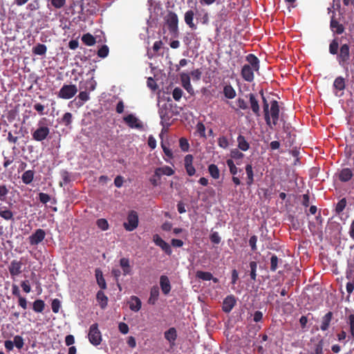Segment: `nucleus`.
<instances>
[{"label": "nucleus", "instance_id": "bb28decb", "mask_svg": "<svg viewBox=\"0 0 354 354\" xmlns=\"http://www.w3.org/2000/svg\"><path fill=\"white\" fill-rule=\"evenodd\" d=\"M194 15V12L192 10H189L185 13V21L192 29L196 28V26L193 22Z\"/></svg>", "mask_w": 354, "mask_h": 354}, {"label": "nucleus", "instance_id": "7c9ffc66", "mask_svg": "<svg viewBox=\"0 0 354 354\" xmlns=\"http://www.w3.org/2000/svg\"><path fill=\"white\" fill-rule=\"evenodd\" d=\"M160 118H161L160 124L163 127V129H168L169 127H170L171 124V122L170 121L171 116L169 115L168 113H167V111H165V113L163 111H161L160 112Z\"/></svg>", "mask_w": 354, "mask_h": 354}, {"label": "nucleus", "instance_id": "3c124183", "mask_svg": "<svg viewBox=\"0 0 354 354\" xmlns=\"http://www.w3.org/2000/svg\"><path fill=\"white\" fill-rule=\"evenodd\" d=\"M278 263H279L278 257L275 254L272 255V257L270 258V270L271 271L274 272L277 270V269L278 268Z\"/></svg>", "mask_w": 354, "mask_h": 354}, {"label": "nucleus", "instance_id": "5701e85b", "mask_svg": "<svg viewBox=\"0 0 354 354\" xmlns=\"http://www.w3.org/2000/svg\"><path fill=\"white\" fill-rule=\"evenodd\" d=\"M174 174V170L169 166H164L156 169V176L158 177H161L162 175L170 176Z\"/></svg>", "mask_w": 354, "mask_h": 354}, {"label": "nucleus", "instance_id": "a18cd8bd", "mask_svg": "<svg viewBox=\"0 0 354 354\" xmlns=\"http://www.w3.org/2000/svg\"><path fill=\"white\" fill-rule=\"evenodd\" d=\"M230 156L232 159L236 160H241L244 157V154L237 149H234L230 151Z\"/></svg>", "mask_w": 354, "mask_h": 354}, {"label": "nucleus", "instance_id": "aec40b11", "mask_svg": "<svg viewBox=\"0 0 354 354\" xmlns=\"http://www.w3.org/2000/svg\"><path fill=\"white\" fill-rule=\"evenodd\" d=\"M353 176V171L349 168H344L342 169L338 175L339 180L341 182H348L349 181Z\"/></svg>", "mask_w": 354, "mask_h": 354}, {"label": "nucleus", "instance_id": "cd10ccee", "mask_svg": "<svg viewBox=\"0 0 354 354\" xmlns=\"http://www.w3.org/2000/svg\"><path fill=\"white\" fill-rule=\"evenodd\" d=\"M96 299L99 302L102 309H104L108 304V297L105 295L102 290H99L96 295Z\"/></svg>", "mask_w": 354, "mask_h": 354}, {"label": "nucleus", "instance_id": "69168bd1", "mask_svg": "<svg viewBox=\"0 0 354 354\" xmlns=\"http://www.w3.org/2000/svg\"><path fill=\"white\" fill-rule=\"evenodd\" d=\"M86 90L88 89L89 91H92L95 89L96 82L95 80H93V78L87 80L86 82Z\"/></svg>", "mask_w": 354, "mask_h": 354}, {"label": "nucleus", "instance_id": "9d476101", "mask_svg": "<svg viewBox=\"0 0 354 354\" xmlns=\"http://www.w3.org/2000/svg\"><path fill=\"white\" fill-rule=\"evenodd\" d=\"M24 263L20 260L14 259L10 262L8 266V270L12 278L19 276L22 272V266Z\"/></svg>", "mask_w": 354, "mask_h": 354}, {"label": "nucleus", "instance_id": "49530a36", "mask_svg": "<svg viewBox=\"0 0 354 354\" xmlns=\"http://www.w3.org/2000/svg\"><path fill=\"white\" fill-rule=\"evenodd\" d=\"M12 342L14 346H15L18 349H21L24 347V340L23 337L20 335L15 336Z\"/></svg>", "mask_w": 354, "mask_h": 354}, {"label": "nucleus", "instance_id": "a878e982", "mask_svg": "<svg viewBox=\"0 0 354 354\" xmlns=\"http://www.w3.org/2000/svg\"><path fill=\"white\" fill-rule=\"evenodd\" d=\"M159 288L157 286H153L150 290V297L148 299V303L154 305L158 299Z\"/></svg>", "mask_w": 354, "mask_h": 354}, {"label": "nucleus", "instance_id": "1a4fd4ad", "mask_svg": "<svg viewBox=\"0 0 354 354\" xmlns=\"http://www.w3.org/2000/svg\"><path fill=\"white\" fill-rule=\"evenodd\" d=\"M46 232L42 229H37L28 238V243L31 246H35L41 243L46 237Z\"/></svg>", "mask_w": 354, "mask_h": 354}, {"label": "nucleus", "instance_id": "7ed1b4c3", "mask_svg": "<svg viewBox=\"0 0 354 354\" xmlns=\"http://www.w3.org/2000/svg\"><path fill=\"white\" fill-rule=\"evenodd\" d=\"M248 64H245L241 69L243 79L248 82L254 80V72L259 70V59L254 54H249L245 57Z\"/></svg>", "mask_w": 354, "mask_h": 354}, {"label": "nucleus", "instance_id": "72a5a7b5", "mask_svg": "<svg viewBox=\"0 0 354 354\" xmlns=\"http://www.w3.org/2000/svg\"><path fill=\"white\" fill-rule=\"evenodd\" d=\"M333 87L337 91H343L346 87L345 80L342 76L335 78L333 82Z\"/></svg>", "mask_w": 354, "mask_h": 354}, {"label": "nucleus", "instance_id": "e2e57ef3", "mask_svg": "<svg viewBox=\"0 0 354 354\" xmlns=\"http://www.w3.org/2000/svg\"><path fill=\"white\" fill-rule=\"evenodd\" d=\"M147 86L150 88L152 91H156L158 88V85L153 77H149L147 79Z\"/></svg>", "mask_w": 354, "mask_h": 354}, {"label": "nucleus", "instance_id": "9b49d317", "mask_svg": "<svg viewBox=\"0 0 354 354\" xmlns=\"http://www.w3.org/2000/svg\"><path fill=\"white\" fill-rule=\"evenodd\" d=\"M124 122L131 129H142L143 124L134 115L129 114L123 118Z\"/></svg>", "mask_w": 354, "mask_h": 354}, {"label": "nucleus", "instance_id": "c756f323", "mask_svg": "<svg viewBox=\"0 0 354 354\" xmlns=\"http://www.w3.org/2000/svg\"><path fill=\"white\" fill-rule=\"evenodd\" d=\"M238 147L243 151H246L250 149V144L245 140V137L239 135L237 138Z\"/></svg>", "mask_w": 354, "mask_h": 354}, {"label": "nucleus", "instance_id": "2eb2a0df", "mask_svg": "<svg viewBox=\"0 0 354 354\" xmlns=\"http://www.w3.org/2000/svg\"><path fill=\"white\" fill-rule=\"evenodd\" d=\"M333 318V313L331 311H328L322 317L320 329L322 331H326L329 328Z\"/></svg>", "mask_w": 354, "mask_h": 354}, {"label": "nucleus", "instance_id": "412c9836", "mask_svg": "<svg viewBox=\"0 0 354 354\" xmlns=\"http://www.w3.org/2000/svg\"><path fill=\"white\" fill-rule=\"evenodd\" d=\"M129 304V308L134 312L139 311L142 306L141 300L136 296H131Z\"/></svg>", "mask_w": 354, "mask_h": 354}, {"label": "nucleus", "instance_id": "6e6552de", "mask_svg": "<svg viewBox=\"0 0 354 354\" xmlns=\"http://www.w3.org/2000/svg\"><path fill=\"white\" fill-rule=\"evenodd\" d=\"M123 225L127 231L131 232L134 230L138 225V213L134 210L130 211L127 216V221L124 223Z\"/></svg>", "mask_w": 354, "mask_h": 354}, {"label": "nucleus", "instance_id": "0e129e2a", "mask_svg": "<svg viewBox=\"0 0 354 354\" xmlns=\"http://www.w3.org/2000/svg\"><path fill=\"white\" fill-rule=\"evenodd\" d=\"M21 287L26 293H29L31 291V287L28 280L22 281L21 282Z\"/></svg>", "mask_w": 354, "mask_h": 354}, {"label": "nucleus", "instance_id": "774afa93", "mask_svg": "<svg viewBox=\"0 0 354 354\" xmlns=\"http://www.w3.org/2000/svg\"><path fill=\"white\" fill-rule=\"evenodd\" d=\"M39 201L44 204L47 203L50 201V197L48 194L46 193H39Z\"/></svg>", "mask_w": 354, "mask_h": 354}, {"label": "nucleus", "instance_id": "0eeeda50", "mask_svg": "<svg viewBox=\"0 0 354 354\" xmlns=\"http://www.w3.org/2000/svg\"><path fill=\"white\" fill-rule=\"evenodd\" d=\"M77 92L75 84H64L58 93V97L62 99L68 100L75 95Z\"/></svg>", "mask_w": 354, "mask_h": 354}, {"label": "nucleus", "instance_id": "09e8293b", "mask_svg": "<svg viewBox=\"0 0 354 354\" xmlns=\"http://www.w3.org/2000/svg\"><path fill=\"white\" fill-rule=\"evenodd\" d=\"M9 189L6 185H0V201H5Z\"/></svg>", "mask_w": 354, "mask_h": 354}, {"label": "nucleus", "instance_id": "2f4dec72", "mask_svg": "<svg viewBox=\"0 0 354 354\" xmlns=\"http://www.w3.org/2000/svg\"><path fill=\"white\" fill-rule=\"evenodd\" d=\"M245 172L247 174L246 184L248 186H251L254 183V172L251 164H248L245 166Z\"/></svg>", "mask_w": 354, "mask_h": 354}, {"label": "nucleus", "instance_id": "13d9d810", "mask_svg": "<svg viewBox=\"0 0 354 354\" xmlns=\"http://www.w3.org/2000/svg\"><path fill=\"white\" fill-rule=\"evenodd\" d=\"M257 236L256 235H252L249 239V245L253 252H255L257 250Z\"/></svg>", "mask_w": 354, "mask_h": 354}, {"label": "nucleus", "instance_id": "ea45409f", "mask_svg": "<svg viewBox=\"0 0 354 354\" xmlns=\"http://www.w3.org/2000/svg\"><path fill=\"white\" fill-rule=\"evenodd\" d=\"M196 277L198 279L203 281H210L212 279H213V275L212 273L201 270L196 272Z\"/></svg>", "mask_w": 354, "mask_h": 354}, {"label": "nucleus", "instance_id": "dca6fc26", "mask_svg": "<svg viewBox=\"0 0 354 354\" xmlns=\"http://www.w3.org/2000/svg\"><path fill=\"white\" fill-rule=\"evenodd\" d=\"M160 286L162 290V292L164 295H168L171 291V283L168 277L166 275H162L160 277Z\"/></svg>", "mask_w": 354, "mask_h": 354}, {"label": "nucleus", "instance_id": "37998d69", "mask_svg": "<svg viewBox=\"0 0 354 354\" xmlns=\"http://www.w3.org/2000/svg\"><path fill=\"white\" fill-rule=\"evenodd\" d=\"M97 226L102 230H107L109 227V223L105 218H99L96 221Z\"/></svg>", "mask_w": 354, "mask_h": 354}, {"label": "nucleus", "instance_id": "8fccbe9b", "mask_svg": "<svg viewBox=\"0 0 354 354\" xmlns=\"http://www.w3.org/2000/svg\"><path fill=\"white\" fill-rule=\"evenodd\" d=\"M179 146L183 151H188L189 149V144L185 138H180Z\"/></svg>", "mask_w": 354, "mask_h": 354}, {"label": "nucleus", "instance_id": "f3484780", "mask_svg": "<svg viewBox=\"0 0 354 354\" xmlns=\"http://www.w3.org/2000/svg\"><path fill=\"white\" fill-rule=\"evenodd\" d=\"M120 266L122 270L123 275H130L132 274V266L130 265V261L128 258H121L120 259Z\"/></svg>", "mask_w": 354, "mask_h": 354}, {"label": "nucleus", "instance_id": "f03ea898", "mask_svg": "<svg viewBox=\"0 0 354 354\" xmlns=\"http://www.w3.org/2000/svg\"><path fill=\"white\" fill-rule=\"evenodd\" d=\"M259 93L262 97L263 109L264 113V119L266 123L271 129L273 126H276L279 119L280 108L278 101L274 100L270 102V108H269V103L263 95V90H261Z\"/></svg>", "mask_w": 354, "mask_h": 354}, {"label": "nucleus", "instance_id": "4d7b16f0", "mask_svg": "<svg viewBox=\"0 0 354 354\" xmlns=\"http://www.w3.org/2000/svg\"><path fill=\"white\" fill-rule=\"evenodd\" d=\"M61 307V302L58 299H54L51 304L52 310L54 313H57Z\"/></svg>", "mask_w": 354, "mask_h": 354}, {"label": "nucleus", "instance_id": "58836bf2", "mask_svg": "<svg viewBox=\"0 0 354 354\" xmlns=\"http://www.w3.org/2000/svg\"><path fill=\"white\" fill-rule=\"evenodd\" d=\"M208 171L214 179H218L220 177V171L218 167L214 164L208 166Z\"/></svg>", "mask_w": 354, "mask_h": 354}, {"label": "nucleus", "instance_id": "a211bd4d", "mask_svg": "<svg viewBox=\"0 0 354 354\" xmlns=\"http://www.w3.org/2000/svg\"><path fill=\"white\" fill-rule=\"evenodd\" d=\"M180 80L182 82V86H183V88L189 93H191V94L193 93L194 89L190 83V77H189V74L183 73L180 74Z\"/></svg>", "mask_w": 354, "mask_h": 354}, {"label": "nucleus", "instance_id": "603ef678", "mask_svg": "<svg viewBox=\"0 0 354 354\" xmlns=\"http://www.w3.org/2000/svg\"><path fill=\"white\" fill-rule=\"evenodd\" d=\"M250 277L252 280L255 281L257 277V263L255 261H251L250 263Z\"/></svg>", "mask_w": 354, "mask_h": 354}, {"label": "nucleus", "instance_id": "680f3d73", "mask_svg": "<svg viewBox=\"0 0 354 354\" xmlns=\"http://www.w3.org/2000/svg\"><path fill=\"white\" fill-rule=\"evenodd\" d=\"M18 298V305L24 310H26L28 308V301L26 297L20 296Z\"/></svg>", "mask_w": 354, "mask_h": 354}, {"label": "nucleus", "instance_id": "4468645a", "mask_svg": "<svg viewBox=\"0 0 354 354\" xmlns=\"http://www.w3.org/2000/svg\"><path fill=\"white\" fill-rule=\"evenodd\" d=\"M193 156L191 154L186 155L184 159L185 168L189 176H194L196 173V169L193 166Z\"/></svg>", "mask_w": 354, "mask_h": 354}, {"label": "nucleus", "instance_id": "338daca9", "mask_svg": "<svg viewBox=\"0 0 354 354\" xmlns=\"http://www.w3.org/2000/svg\"><path fill=\"white\" fill-rule=\"evenodd\" d=\"M66 3V0H51V4L57 9L62 8Z\"/></svg>", "mask_w": 354, "mask_h": 354}, {"label": "nucleus", "instance_id": "4c0bfd02", "mask_svg": "<svg viewBox=\"0 0 354 354\" xmlns=\"http://www.w3.org/2000/svg\"><path fill=\"white\" fill-rule=\"evenodd\" d=\"M346 324L349 327L351 337L354 340V314H350L346 317Z\"/></svg>", "mask_w": 354, "mask_h": 354}, {"label": "nucleus", "instance_id": "c03bdc74", "mask_svg": "<svg viewBox=\"0 0 354 354\" xmlns=\"http://www.w3.org/2000/svg\"><path fill=\"white\" fill-rule=\"evenodd\" d=\"M346 206V200L345 198H342L336 205L335 212L339 214L343 212Z\"/></svg>", "mask_w": 354, "mask_h": 354}, {"label": "nucleus", "instance_id": "c9c22d12", "mask_svg": "<svg viewBox=\"0 0 354 354\" xmlns=\"http://www.w3.org/2000/svg\"><path fill=\"white\" fill-rule=\"evenodd\" d=\"M82 42L88 46H92L96 43L95 38L90 33H86L82 37Z\"/></svg>", "mask_w": 354, "mask_h": 354}, {"label": "nucleus", "instance_id": "f704fd0d", "mask_svg": "<svg viewBox=\"0 0 354 354\" xmlns=\"http://www.w3.org/2000/svg\"><path fill=\"white\" fill-rule=\"evenodd\" d=\"M223 94L227 99H233L236 97V91L230 84L224 86Z\"/></svg>", "mask_w": 354, "mask_h": 354}, {"label": "nucleus", "instance_id": "de8ad7c7", "mask_svg": "<svg viewBox=\"0 0 354 354\" xmlns=\"http://www.w3.org/2000/svg\"><path fill=\"white\" fill-rule=\"evenodd\" d=\"M109 48L106 45L102 46L97 50V55L101 58H105L108 56Z\"/></svg>", "mask_w": 354, "mask_h": 354}, {"label": "nucleus", "instance_id": "a19ab883", "mask_svg": "<svg viewBox=\"0 0 354 354\" xmlns=\"http://www.w3.org/2000/svg\"><path fill=\"white\" fill-rule=\"evenodd\" d=\"M0 216L6 221H14L13 212L10 209L0 210Z\"/></svg>", "mask_w": 354, "mask_h": 354}, {"label": "nucleus", "instance_id": "39448f33", "mask_svg": "<svg viewBox=\"0 0 354 354\" xmlns=\"http://www.w3.org/2000/svg\"><path fill=\"white\" fill-rule=\"evenodd\" d=\"M46 118H42L38 122L37 129L32 133V139L37 142H42L46 140L49 133L50 129L44 124Z\"/></svg>", "mask_w": 354, "mask_h": 354}, {"label": "nucleus", "instance_id": "6ab92c4d", "mask_svg": "<svg viewBox=\"0 0 354 354\" xmlns=\"http://www.w3.org/2000/svg\"><path fill=\"white\" fill-rule=\"evenodd\" d=\"M249 100H250V107H251L252 112L254 113V114L256 116H259L260 115V106L259 104V101L256 98L255 95L253 93H250L249 94Z\"/></svg>", "mask_w": 354, "mask_h": 354}, {"label": "nucleus", "instance_id": "f8f14e48", "mask_svg": "<svg viewBox=\"0 0 354 354\" xmlns=\"http://www.w3.org/2000/svg\"><path fill=\"white\" fill-rule=\"evenodd\" d=\"M236 304V299L234 295H227L223 301L222 310L225 313H229Z\"/></svg>", "mask_w": 354, "mask_h": 354}, {"label": "nucleus", "instance_id": "423d86ee", "mask_svg": "<svg viewBox=\"0 0 354 354\" xmlns=\"http://www.w3.org/2000/svg\"><path fill=\"white\" fill-rule=\"evenodd\" d=\"M88 338L89 342L93 346H97L101 344L102 337L97 323L91 325L88 330Z\"/></svg>", "mask_w": 354, "mask_h": 354}, {"label": "nucleus", "instance_id": "79ce46f5", "mask_svg": "<svg viewBox=\"0 0 354 354\" xmlns=\"http://www.w3.org/2000/svg\"><path fill=\"white\" fill-rule=\"evenodd\" d=\"M324 342L321 339L314 345V354H324Z\"/></svg>", "mask_w": 354, "mask_h": 354}, {"label": "nucleus", "instance_id": "4be33fe9", "mask_svg": "<svg viewBox=\"0 0 354 354\" xmlns=\"http://www.w3.org/2000/svg\"><path fill=\"white\" fill-rule=\"evenodd\" d=\"M165 338L171 344H174L177 339V331L174 327L169 328L165 332Z\"/></svg>", "mask_w": 354, "mask_h": 354}, {"label": "nucleus", "instance_id": "20e7f679", "mask_svg": "<svg viewBox=\"0 0 354 354\" xmlns=\"http://www.w3.org/2000/svg\"><path fill=\"white\" fill-rule=\"evenodd\" d=\"M165 21L168 26L169 32L174 37L178 35V17L173 11H168L165 17Z\"/></svg>", "mask_w": 354, "mask_h": 354}, {"label": "nucleus", "instance_id": "393cba45", "mask_svg": "<svg viewBox=\"0 0 354 354\" xmlns=\"http://www.w3.org/2000/svg\"><path fill=\"white\" fill-rule=\"evenodd\" d=\"M330 28L334 33L337 35L342 34L344 32V26L334 19L330 21Z\"/></svg>", "mask_w": 354, "mask_h": 354}, {"label": "nucleus", "instance_id": "ddd939ff", "mask_svg": "<svg viewBox=\"0 0 354 354\" xmlns=\"http://www.w3.org/2000/svg\"><path fill=\"white\" fill-rule=\"evenodd\" d=\"M153 241L155 244L159 246L167 255L171 254L172 250L169 243L165 242L158 234L153 236Z\"/></svg>", "mask_w": 354, "mask_h": 354}, {"label": "nucleus", "instance_id": "f257e3e1", "mask_svg": "<svg viewBox=\"0 0 354 354\" xmlns=\"http://www.w3.org/2000/svg\"><path fill=\"white\" fill-rule=\"evenodd\" d=\"M339 41L338 38L333 39L329 44L328 51L330 54L336 55L338 64L348 71L351 60V46L348 44L339 46Z\"/></svg>", "mask_w": 354, "mask_h": 354}, {"label": "nucleus", "instance_id": "b1692460", "mask_svg": "<svg viewBox=\"0 0 354 354\" xmlns=\"http://www.w3.org/2000/svg\"><path fill=\"white\" fill-rule=\"evenodd\" d=\"M95 278H96L97 285L100 286V288L102 290L106 289V283L105 279L103 277L102 270L99 268H97V269H95Z\"/></svg>", "mask_w": 354, "mask_h": 354}, {"label": "nucleus", "instance_id": "5fc2aeb1", "mask_svg": "<svg viewBox=\"0 0 354 354\" xmlns=\"http://www.w3.org/2000/svg\"><path fill=\"white\" fill-rule=\"evenodd\" d=\"M183 93V91L180 88L176 87L173 90V92H172L173 98L176 101H179L180 100V98L182 97Z\"/></svg>", "mask_w": 354, "mask_h": 354}, {"label": "nucleus", "instance_id": "473e14b6", "mask_svg": "<svg viewBox=\"0 0 354 354\" xmlns=\"http://www.w3.org/2000/svg\"><path fill=\"white\" fill-rule=\"evenodd\" d=\"M35 172L32 170L26 171L21 176V180L26 185L30 184L34 179Z\"/></svg>", "mask_w": 354, "mask_h": 354}, {"label": "nucleus", "instance_id": "6e6d98bb", "mask_svg": "<svg viewBox=\"0 0 354 354\" xmlns=\"http://www.w3.org/2000/svg\"><path fill=\"white\" fill-rule=\"evenodd\" d=\"M218 145L223 149L227 148L229 146V142L227 138L225 136L219 137L218 139Z\"/></svg>", "mask_w": 354, "mask_h": 354}, {"label": "nucleus", "instance_id": "e433bc0d", "mask_svg": "<svg viewBox=\"0 0 354 354\" xmlns=\"http://www.w3.org/2000/svg\"><path fill=\"white\" fill-rule=\"evenodd\" d=\"M47 47L43 44H37L32 48V53L37 55H44L46 53Z\"/></svg>", "mask_w": 354, "mask_h": 354}, {"label": "nucleus", "instance_id": "864d4df0", "mask_svg": "<svg viewBox=\"0 0 354 354\" xmlns=\"http://www.w3.org/2000/svg\"><path fill=\"white\" fill-rule=\"evenodd\" d=\"M73 115L71 113L67 112L64 113L62 118V122L66 127L69 126L72 123Z\"/></svg>", "mask_w": 354, "mask_h": 354}, {"label": "nucleus", "instance_id": "bf43d9fd", "mask_svg": "<svg viewBox=\"0 0 354 354\" xmlns=\"http://www.w3.org/2000/svg\"><path fill=\"white\" fill-rule=\"evenodd\" d=\"M161 147L165 156L168 158L172 159L174 158L172 151L169 147H167L162 142H161Z\"/></svg>", "mask_w": 354, "mask_h": 354}, {"label": "nucleus", "instance_id": "052dcab7", "mask_svg": "<svg viewBox=\"0 0 354 354\" xmlns=\"http://www.w3.org/2000/svg\"><path fill=\"white\" fill-rule=\"evenodd\" d=\"M210 241L214 244H218L221 242V237L217 232L212 233L209 236Z\"/></svg>", "mask_w": 354, "mask_h": 354}, {"label": "nucleus", "instance_id": "c85d7f7f", "mask_svg": "<svg viewBox=\"0 0 354 354\" xmlns=\"http://www.w3.org/2000/svg\"><path fill=\"white\" fill-rule=\"evenodd\" d=\"M45 302L42 299H36L32 302V310L37 313H43L45 309Z\"/></svg>", "mask_w": 354, "mask_h": 354}]
</instances>
